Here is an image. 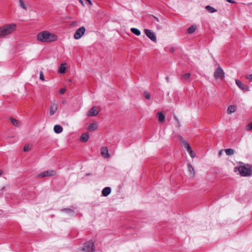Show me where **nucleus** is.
Instances as JSON below:
<instances>
[{
	"label": "nucleus",
	"mask_w": 252,
	"mask_h": 252,
	"mask_svg": "<svg viewBox=\"0 0 252 252\" xmlns=\"http://www.w3.org/2000/svg\"><path fill=\"white\" fill-rule=\"evenodd\" d=\"M37 39L41 42H48L56 40L57 37L47 31H43L37 34Z\"/></svg>",
	"instance_id": "1"
},
{
	"label": "nucleus",
	"mask_w": 252,
	"mask_h": 252,
	"mask_svg": "<svg viewBox=\"0 0 252 252\" xmlns=\"http://www.w3.org/2000/svg\"><path fill=\"white\" fill-rule=\"evenodd\" d=\"M16 28V25L14 24H6L0 28V38L11 33L13 32Z\"/></svg>",
	"instance_id": "2"
},
{
	"label": "nucleus",
	"mask_w": 252,
	"mask_h": 252,
	"mask_svg": "<svg viewBox=\"0 0 252 252\" xmlns=\"http://www.w3.org/2000/svg\"><path fill=\"white\" fill-rule=\"evenodd\" d=\"M95 251L94 243L92 240L85 243L78 252H94Z\"/></svg>",
	"instance_id": "3"
},
{
	"label": "nucleus",
	"mask_w": 252,
	"mask_h": 252,
	"mask_svg": "<svg viewBox=\"0 0 252 252\" xmlns=\"http://www.w3.org/2000/svg\"><path fill=\"white\" fill-rule=\"evenodd\" d=\"M240 175L242 176H249L251 175V168L247 166V164L244 166H240L238 168Z\"/></svg>",
	"instance_id": "4"
},
{
	"label": "nucleus",
	"mask_w": 252,
	"mask_h": 252,
	"mask_svg": "<svg viewBox=\"0 0 252 252\" xmlns=\"http://www.w3.org/2000/svg\"><path fill=\"white\" fill-rule=\"evenodd\" d=\"M56 171L53 170L45 171L38 175V177L40 178H43L46 177H51L55 175Z\"/></svg>",
	"instance_id": "5"
},
{
	"label": "nucleus",
	"mask_w": 252,
	"mask_h": 252,
	"mask_svg": "<svg viewBox=\"0 0 252 252\" xmlns=\"http://www.w3.org/2000/svg\"><path fill=\"white\" fill-rule=\"evenodd\" d=\"M214 76L216 79H223L224 77V72L220 66L215 71Z\"/></svg>",
	"instance_id": "6"
},
{
	"label": "nucleus",
	"mask_w": 252,
	"mask_h": 252,
	"mask_svg": "<svg viewBox=\"0 0 252 252\" xmlns=\"http://www.w3.org/2000/svg\"><path fill=\"white\" fill-rule=\"evenodd\" d=\"M86 29L84 27H81L79 28L74 34V38L75 39H80L82 35L84 34Z\"/></svg>",
	"instance_id": "7"
},
{
	"label": "nucleus",
	"mask_w": 252,
	"mask_h": 252,
	"mask_svg": "<svg viewBox=\"0 0 252 252\" xmlns=\"http://www.w3.org/2000/svg\"><path fill=\"white\" fill-rule=\"evenodd\" d=\"M144 32L146 36L152 41H154V42H157V37L154 32L150 30L145 29L144 30Z\"/></svg>",
	"instance_id": "8"
},
{
	"label": "nucleus",
	"mask_w": 252,
	"mask_h": 252,
	"mask_svg": "<svg viewBox=\"0 0 252 252\" xmlns=\"http://www.w3.org/2000/svg\"><path fill=\"white\" fill-rule=\"evenodd\" d=\"M236 84L238 86V87L241 89L244 92H247L249 91V87L247 85L243 83L242 82L238 80H235Z\"/></svg>",
	"instance_id": "9"
},
{
	"label": "nucleus",
	"mask_w": 252,
	"mask_h": 252,
	"mask_svg": "<svg viewBox=\"0 0 252 252\" xmlns=\"http://www.w3.org/2000/svg\"><path fill=\"white\" fill-rule=\"evenodd\" d=\"M58 108V105L55 102L52 103L50 107L49 113L50 115H53Z\"/></svg>",
	"instance_id": "10"
},
{
	"label": "nucleus",
	"mask_w": 252,
	"mask_h": 252,
	"mask_svg": "<svg viewBox=\"0 0 252 252\" xmlns=\"http://www.w3.org/2000/svg\"><path fill=\"white\" fill-rule=\"evenodd\" d=\"M184 144L185 147L186 148L188 152L189 153L190 156L192 158L194 157V155H193V152L192 150L191 149L190 146H189V144L187 142V141H184Z\"/></svg>",
	"instance_id": "11"
},
{
	"label": "nucleus",
	"mask_w": 252,
	"mask_h": 252,
	"mask_svg": "<svg viewBox=\"0 0 252 252\" xmlns=\"http://www.w3.org/2000/svg\"><path fill=\"white\" fill-rule=\"evenodd\" d=\"M98 114V111L96 110L95 107L91 108L88 112V116H95Z\"/></svg>",
	"instance_id": "12"
},
{
	"label": "nucleus",
	"mask_w": 252,
	"mask_h": 252,
	"mask_svg": "<svg viewBox=\"0 0 252 252\" xmlns=\"http://www.w3.org/2000/svg\"><path fill=\"white\" fill-rule=\"evenodd\" d=\"M111 192V189L110 187H105L102 190V194L103 196H107L110 194Z\"/></svg>",
	"instance_id": "13"
},
{
	"label": "nucleus",
	"mask_w": 252,
	"mask_h": 252,
	"mask_svg": "<svg viewBox=\"0 0 252 252\" xmlns=\"http://www.w3.org/2000/svg\"><path fill=\"white\" fill-rule=\"evenodd\" d=\"M157 117L158 118V120L160 123H162L164 121L165 116L163 113L161 112H158L157 113Z\"/></svg>",
	"instance_id": "14"
},
{
	"label": "nucleus",
	"mask_w": 252,
	"mask_h": 252,
	"mask_svg": "<svg viewBox=\"0 0 252 252\" xmlns=\"http://www.w3.org/2000/svg\"><path fill=\"white\" fill-rule=\"evenodd\" d=\"M101 154L104 158L109 157L108 150L107 147H102L101 148Z\"/></svg>",
	"instance_id": "15"
},
{
	"label": "nucleus",
	"mask_w": 252,
	"mask_h": 252,
	"mask_svg": "<svg viewBox=\"0 0 252 252\" xmlns=\"http://www.w3.org/2000/svg\"><path fill=\"white\" fill-rule=\"evenodd\" d=\"M89 138V135L87 133L82 134L80 137V140L83 142H87Z\"/></svg>",
	"instance_id": "16"
},
{
	"label": "nucleus",
	"mask_w": 252,
	"mask_h": 252,
	"mask_svg": "<svg viewBox=\"0 0 252 252\" xmlns=\"http://www.w3.org/2000/svg\"><path fill=\"white\" fill-rule=\"evenodd\" d=\"M63 128L60 125H55L54 127V130L56 133H60L63 131Z\"/></svg>",
	"instance_id": "17"
},
{
	"label": "nucleus",
	"mask_w": 252,
	"mask_h": 252,
	"mask_svg": "<svg viewBox=\"0 0 252 252\" xmlns=\"http://www.w3.org/2000/svg\"><path fill=\"white\" fill-rule=\"evenodd\" d=\"M98 127L97 124L96 123H93L90 125L88 129L90 131H93L96 130Z\"/></svg>",
	"instance_id": "18"
},
{
	"label": "nucleus",
	"mask_w": 252,
	"mask_h": 252,
	"mask_svg": "<svg viewBox=\"0 0 252 252\" xmlns=\"http://www.w3.org/2000/svg\"><path fill=\"white\" fill-rule=\"evenodd\" d=\"M236 110V107L235 105H230L228 107L227 113L231 114L234 112Z\"/></svg>",
	"instance_id": "19"
},
{
	"label": "nucleus",
	"mask_w": 252,
	"mask_h": 252,
	"mask_svg": "<svg viewBox=\"0 0 252 252\" xmlns=\"http://www.w3.org/2000/svg\"><path fill=\"white\" fill-rule=\"evenodd\" d=\"M130 31L133 34L137 36H139L141 34L140 30H139L138 29L132 28H131Z\"/></svg>",
	"instance_id": "20"
},
{
	"label": "nucleus",
	"mask_w": 252,
	"mask_h": 252,
	"mask_svg": "<svg viewBox=\"0 0 252 252\" xmlns=\"http://www.w3.org/2000/svg\"><path fill=\"white\" fill-rule=\"evenodd\" d=\"M196 27L195 25H192L190 26L188 30V33L189 34H191L193 33L196 30Z\"/></svg>",
	"instance_id": "21"
},
{
	"label": "nucleus",
	"mask_w": 252,
	"mask_h": 252,
	"mask_svg": "<svg viewBox=\"0 0 252 252\" xmlns=\"http://www.w3.org/2000/svg\"><path fill=\"white\" fill-rule=\"evenodd\" d=\"M66 70V67L65 64H62L59 69V72L61 74H63L65 73Z\"/></svg>",
	"instance_id": "22"
},
{
	"label": "nucleus",
	"mask_w": 252,
	"mask_h": 252,
	"mask_svg": "<svg viewBox=\"0 0 252 252\" xmlns=\"http://www.w3.org/2000/svg\"><path fill=\"white\" fill-rule=\"evenodd\" d=\"M206 9L210 13H214L216 12L217 9H215L214 7H212L210 5H207L205 7Z\"/></svg>",
	"instance_id": "23"
},
{
	"label": "nucleus",
	"mask_w": 252,
	"mask_h": 252,
	"mask_svg": "<svg viewBox=\"0 0 252 252\" xmlns=\"http://www.w3.org/2000/svg\"><path fill=\"white\" fill-rule=\"evenodd\" d=\"M226 154L228 156H232L234 153V151L232 149H226L225 150Z\"/></svg>",
	"instance_id": "24"
},
{
	"label": "nucleus",
	"mask_w": 252,
	"mask_h": 252,
	"mask_svg": "<svg viewBox=\"0 0 252 252\" xmlns=\"http://www.w3.org/2000/svg\"><path fill=\"white\" fill-rule=\"evenodd\" d=\"M190 76V73H187L184 74H183L181 76V79L183 80H188Z\"/></svg>",
	"instance_id": "25"
},
{
	"label": "nucleus",
	"mask_w": 252,
	"mask_h": 252,
	"mask_svg": "<svg viewBox=\"0 0 252 252\" xmlns=\"http://www.w3.org/2000/svg\"><path fill=\"white\" fill-rule=\"evenodd\" d=\"M188 166L189 173L190 174L194 176L195 174V172L193 167L190 164H189Z\"/></svg>",
	"instance_id": "26"
},
{
	"label": "nucleus",
	"mask_w": 252,
	"mask_h": 252,
	"mask_svg": "<svg viewBox=\"0 0 252 252\" xmlns=\"http://www.w3.org/2000/svg\"><path fill=\"white\" fill-rule=\"evenodd\" d=\"M61 211L72 215H74V211L69 208H64Z\"/></svg>",
	"instance_id": "27"
},
{
	"label": "nucleus",
	"mask_w": 252,
	"mask_h": 252,
	"mask_svg": "<svg viewBox=\"0 0 252 252\" xmlns=\"http://www.w3.org/2000/svg\"><path fill=\"white\" fill-rule=\"evenodd\" d=\"M19 2V6L23 8V9L25 10H27V7L26 6L25 4H24L23 0H18Z\"/></svg>",
	"instance_id": "28"
},
{
	"label": "nucleus",
	"mask_w": 252,
	"mask_h": 252,
	"mask_svg": "<svg viewBox=\"0 0 252 252\" xmlns=\"http://www.w3.org/2000/svg\"><path fill=\"white\" fill-rule=\"evenodd\" d=\"M10 121L13 125L16 126H19V122L18 120L15 119L11 118L10 119Z\"/></svg>",
	"instance_id": "29"
},
{
	"label": "nucleus",
	"mask_w": 252,
	"mask_h": 252,
	"mask_svg": "<svg viewBox=\"0 0 252 252\" xmlns=\"http://www.w3.org/2000/svg\"><path fill=\"white\" fill-rule=\"evenodd\" d=\"M144 97L147 99H149L151 97V94H150L148 92H144Z\"/></svg>",
	"instance_id": "30"
},
{
	"label": "nucleus",
	"mask_w": 252,
	"mask_h": 252,
	"mask_svg": "<svg viewBox=\"0 0 252 252\" xmlns=\"http://www.w3.org/2000/svg\"><path fill=\"white\" fill-rule=\"evenodd\" d=\"M30 149V147L29 145H26L24 147L23 151L26 152L28 151Z\"/></svg>",
	"instance_id": "31"
},
{
	"label": "nucleus",
	"mask_w": 252,
	"mask_h": 252,
	"mask_svg": "<svg viewBox=\"0 0 252 252\" xmlns=\"http://www.w3.org/2000/svg\"><path fill=\"white\" fill-rule=\"evenodd\" d=\"M246 129L248 131H250L252 129V123H251L247 125Z\"/></svg>",
	"instance_id": "32"
},
{
	"label": "nucleus",
	"mask_w": 252,
	"mask_h": 252,
	"mask_svg": "<svg viewBox=\"0 0 252 252\" xmlns=\"http://www.w3.org/2000/svg\"><path fill=\"white\" fill-rule=\"evenodd\" d=\"M66 91L65 88H62L59 91V93L61 94H63L65 93Z\"/></svg>",
	"instance_id": "33"
},
{
	"label": "nucleus",
	"mask_w": 252,
	"mask_h": 252,
	"mask_svg": "<svg viewBox=\"0 0 252 252\" xmlns=\"http://www.w3.org/2000/svg\"><path fill=\"white\" fill-rule=\"evenodd\" d=\"M39 78H40V80H41L42 81L44 80V75H43V72L42 71H40V72Z\"/></svg>",
	"instance_id": "34"
},
{
	"label": "nucleus",
	"mask_w": 252,
	"mask_h": 252,
	"mask_svg": "<svg viewBox=\"0 0 252 252\" xmlns=\"http://www.w3.org/2000/svg\"><path fill=\"white\" fill-rule=\"evenodd\" d=\"M247 79H249L251 81H252V74L247 76Z\"/></svg>",
	"instance_id": "35"
},
{
	"label": "nucleus",
	"mask_w": 252,
	"mask_h": 252,
	"mask_svg": "<svg viewBox=\"0 0 252 252\" xmlns=\"http://www.w3.org/2000/svg\"><path fill=\"white\" fill-rule=\"evenodd\" d=\"M227 2L231 3H235V1L232 0H226Z\"/></svg>",
	"instance_id": "36"
},
{
	"label": "nucleus",
	"mask_w": 252,
	"mask_h": 252,
	"mask_svg": "<svg viewBox=\"0 0 252 252\" xmlns=\"http://www.w3.org/2000/svg\"><path fill=\"white\" fill-rule=\"evenodd\" d=\"M247 166H249V168H251V175H252V165L247 164Z\"/></svg>",
	"instance_id": "37"
},
{
	"label": "nucleus",
	"mask_w": 252,
	"mask_h": 252,
	"mask_svg": "<svg viewBox=\"0 0 252 252\" xmlns=\"http://www.w3.org/2000/svg\"><path fill=\"white\" fill-rule=\"evenodd\" d=\"M166 81L167 83H169V77L168 76H166L165 77Z\"/></svg>",
	"instance_id": "38"
},
{
	"label": "nucleus",
	"mask_w": 252,
	"mask_h": 252,
	"mask_svg": "<svg viewBox=\"0 0 252 252\" xmlns=\"http://www.w3.org/2000/svg\"><path fill=\"white\" fill-rule=\"evenodd\" d=\"M90 4H92V2L90 0H86Z\"/></svg>",
	"instance_id": "39"
},
{
	"label": "nucleus",
	"mask_w": 252,
	"mask_h": 252,
	"mask_svg": "<svg viewBox=\"0 0 252 252\" xmlns=\"http://www.w3.org/2000/svg\"><path fill=\"white\" fill-rule=\"evenodd\" d=\"M2 174V171L1 170H0V176Z\"/></svg>",
	"instance_id": "40"
},
{
	"label": "nucleus",
	"mask_w": 252,
	"mask_h": 252,
	"mask_svg": "<svg viewBox=\"0 0 252 252\" xmlns=\"http://www.w3.org/2000/svg\"><path fill=\"white\" fill-rule=\"evenodd\" d=\"M91 175V173H87V174H86V176H89V175Z\"/></svg>",
	"instance_id": "41"
},
{
	"label": "nucleus",
	"mask_w": 252,
	"mask_h": 252,
	"mask_svg": "<svg viewBox=\"0 0 252 252\" xmlns=\"http://www.w3.org/2000/svg\"><path fill=\"white\" fill-rule=\"evenodd\" d=\"M80 2H81L82 4H83V1L82 0H80Z\"/></svg>",
	"instance_id": "42"
},
{
	"label": "nucleus",
	"mask_w": 252,
	"mask_h": 252,
	"mask_svg": "<svg viewBox=\"0 0 252 252\" xmlns=\"http://www.w3.org/2000/svg\"><path fill=\"white\" fill-rule=\"evenodd\" d=\"M221 152H222V151H220V152H219V154H220V155H221Z\"/></svg>",
	"instance_id": "43"
},
{
	"label": "nucleus",
	"mask_w": 252,
	"mask_h": 252,
	"mask_svg": "<svg viewBox=\"0 0 252 252\" xmlns=\"http://www.w3.org/2000/svg\"><path fill=\"white\" fill-rule=\"evenodd\" d=\"M174 118H175V119H176V120H177V117H175H175H174Z\"/></svg>",
	"instance_id": "44"
},
{
	"label": "nucleus",
	"mask_w": 252,
	"mask_h": 252,
	"mask_svg": "<svg viewBox=\"0 0 252 252\" xmlns=\"http://www.w3.org/2000/svg\"><path fill=\"white\" fill-rule=\"evenodd\" d=\"M63 103H65V101H63Z\"/></svg>",
	"instance_id": "45"
}]
</instances>
